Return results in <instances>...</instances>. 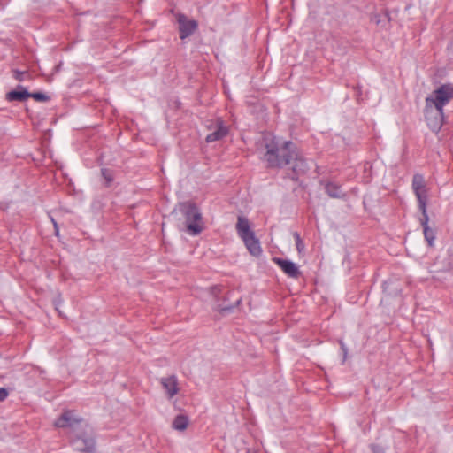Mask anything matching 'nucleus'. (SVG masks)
Here are the masks:
<instances>
[{"label":"nucleus","instance_id":"nucleus-1","mask_svg":"<svg viewBox=\"0 0 453 453\" xmlns=\"http://www.w3.org/2000/svg\"><path fill=\"white\" fill-rule=\"evenodd\" d=\"M264 143L266 150L264 159L268 166L282 167L292 164V170L296 174L308 170L306 161L299 155L293 142H284L280 145L276 137L268 135L264 138Z\"/></svg>","mask_w":453,"mask_h":453},{"label":"nucleus","instance_id":"nucleus-2","mask_svg":"<svg viewBox=\"0 0 453 453\" xmlns=\"http://www.w3.org/2000/svg\"><path fill=\"white\" fill-rule=\"evenodd\" d=\"M173 214H180L185 219L187 231L192 235H197L202 231V215L198 208L191 203H180Z\"/></svg>","mask_w":453,"mask_h":453},{"label":"nucleus","instance_id":"nucleus-3","mask_svg":"<svg viewBox=\"0 0 453 453\" xmlns=\"http://www.w3.org/2000/svg\"><path fill=\"white\" fill-rule=\"evenodd\" d=\"M236 230L250 253L255 257L259 256L262 253L259 241L250 229V222L246 218L238 217Z\"/></svg>","mask_w":453,"mask_h":453},{"label":"nucleus","instance_id":"nucleus-4","mask_svg":"<svg viewBox=\"0 0 453 453\" xmlns=\"http://www.w3.org/2000/svg\"><path fill=\"white\" fill-rule=\"evenodd\" d=\"M453 98V85L446 83L441 85L426 98V107L443 111V108Z\"/></svg>","mask_w":453,"mask_h":453},{"label":"nucleus","instance_id":"nucleus-5","mask_svg":"<svg viewBox=\"0 0 453 453\" xmlns=\"http://www.w3.org/2000/svg\"><path fill=\"white\" fill-rule=\"evenodd\" d=\"M205 127L209 131V134L205 137L206 142L219 141L228 134V127L221 119L208 120Z\"/></svg>","mask_w":453,"mask_h":453},{"label":"nucleus","instance_id":"nucleus-6","mask_svg":"<svg viewBox=\"0 0 453 453\" xmlns=\"http://www.w3.org/2000/svg\"><path fill=\"white\" fill-rule=\"evenodd\" d=\"M72 446L76 453H94L95 440L91 433L77 434L72 441Z\"/></svg>","mask_w":453,"mask_h":453},{"label":"nucleus","instance_id":"nucleus-7","mask_svg":"<svg viewBox=\"0 0 453 453\" xmlns=\"http://www.w3.org/2000/svg\"><path fill=\"white\" fill-rule=\"evenodd\" d=\"M425 117L429 128L433 132L438 133L443 123L444 112L425 106Z\"/></svg>","mask_w":453,"mask_h":453},{"label":"nucleus","instance_id":"nucleus-8","mask_svg":"<svg viewBox=\"0 0 453 453\" xmlns=\"http://www.w3.org/2000/svg\"><path fill=\"white\" fill-rule=\"evenodd\" d=\"M411 186L418 203H421V206L424 207V203H427V189L423 175L414 174Z\"/></svg>","mask_w":453,"mask_h":453},{"label":"nucleus","instance_id":"nucleus-9","mask_svg":"<svg viewBox=\"0 0 453 453\" xmlns=\"http://www.w3.org/2000/svg\"><path fill=\"white\" fill-rule=\"evenodd\" d=\"M82 418L78 417L73 411H65L61 416L54 422L56 427H71L74 428L76 426L82 423Z\"/></svg>","mask_w":453,"mask_h":453},{"label":"nucleus","instance_id":"nucleus-10","mask_svg":"<svg viewBox=\"0 0 453 453\" xmlns=\"http://www.w3.org/2000/svg\"><path fill=\"white\" fill-rule=\"evenodd\" d=\"M180 36L181 39H185L191 35L197 27V23L193 19H188L184 15H179L178 17Z\"/></svg>","mask_w":453,"mask_h":453},{"label":"nucleus","instance_id":"nucleus-11","mask_svg":"<svg viewBox=\"0 0 453 453\" xmlns=\"http://www.w3.org/2000/svg\"><path fill=\"white\" fill-rule=\"evenodd\" d=\"M160 383L169 398H173L179 391L178 380L174 375L161 378Z\"/></svg>","mask_w":453,"mask_h":453},{"label":"nucleus","instance_id":"nucleus-12","mask_svg":"<svg viewBox=\"0 0 453 453\" xmlns=\"http://www.w3.org/2000/svg\"><path fill=\"white\" fill-rule=\"evenodd\" d=\"M275 262L288 277L297 278L301 274L297 265L289 260L276 258Z\"/></svg>","mask_w":453,"mask_h":453},{"label":"nucleus","instance_id":"nucleus-13","mask_svg":"<svg viewBox=\"0 0 453 453\" xmlns=\"http://www.w3.org/2000/svg\"><path fill=\"white\" fill-rule=\"evenodd\" d=\"M30 97V92H28L23 86H18L17 90L10 91L6 94V100L9 102L19 101L23 102Z\"/></svg>","mask_w":453,"mask_h":453},{"label":"nucleus","instance_id":"nucleus-14","mask_svg":"<svg viewBox=\"0 0 453 453\" xmlns=\"http://www.w3.org/2000/svg\"><path fill=\"white\" fill-rule=\"evenodd\" d=\"M325 189L326 194L333 198H339L342 194L340 186L333 182H328Z\"/></svg>","mask_w":453,"mask_h":453},{"label":"nucleus","instance_id":"nucleus-15","mask_svg":"<svg viewBox=\"0 0 453 453\" xmlns=\"http://www.w3.org/2000/svg\"><path fill=\"white\" fill-rule=\"evenodd\" d=\"M188 424V419L184 415H178L173 421V427L175 430L183 431L187 428Z\"/></svg>","mask_w":453,"mask_h":453},{"label":"nucleus","instance_id":"nucleus-16","mask_svg":"<svg viewBox=\"0 0 453 453\" xmlns=\"http://www.w3.org/2000/svg\"><path fill=\"white\" fill-rule=\"evenodd\" d=\"M423 232H424L425 239L428 242V245L433 246L434 239H435V234H434V230L432 228H430L429 226H426L425 228H423Z\"/></svg>","mask_w":453,"mask_h":453},{"label":"nucleus","instance_id":"nucleus-17","mask_svg":"<svg viewBox=\"0 0 453 453\" xmlns=\"http://www.w3.org/2000/svg\"><path fill=\"white\" fill-rule=\"evenodd\" d=\"M418 208H419L420 211L422 212V218L420 219V224H421L422 227L425 228L426 226H428V221H429V217H428V214L426 211V203H424V207L421 206V203H418Z\"/></svg>","mask_w":453,"mask_h":453},{"label":"nucleus","instance_id":"nucleus-18","mask_svg":"<svg viewBox=\"0 0 453 453\" xmlns=\"http://www.w3.org/2000/svg\"><path fill=\"white\" fill-rule=\"evenodd\" d=\"M294 236H295V240H296V250L299 254H302L304 250V244H303V241L301 240L298 233H295Z\"/></svg>","mask_w":453,"mask_h":453},{"label":"nucleus","instance_id":"nucleus-19","mask_svg":"<svg viewBox=\"0 0 453 453\" xmlns=\"http://www.w3.org/2000/svg\"><path fill=\"white\" fill-rule=\"evenodd\" d=\"M30 97L39 102H46L49 100V96L42 92L30 93Z\"/></svg>","mask_w":453,"mask_h":453},{"label":"nucleus","instance_id":"nucleus-20","mask_svg":"<svg viewBox=\"0 0 453 453\" xmlns=\"http://www.w3.org/2000/svg\"><path fill=\"white\" fill-rule=\"evenodd\" d=\"M27 72H20L19 70H13V78L19 81H23L25 80Z\"/></svg>","mask_w":453,"mask_h":453},{"label":"nucleus","instance_id":"nucleus-21","mask_svg":"<svg viewBox=\"0 0 453 453\" xmlns=\"http://www.w3.org/2000/svg\"><path fill=\"white\" fill-rule=\"evenodd\" d=\"M8 396V391L4 388H0V401H4Z\"/></svg>","mask_w":453,"mask_h":453},{"label":"nucleus","instance_id":"nucleus-22","mask_svg":"<svg viewBox=\"0 0 453 453\" xmlns=\"http://www.w3.org/2000/svg\"><path fill=\"white\" fill-rule=\"evenodd\" d=\"M51 221L54 226L55 234L58 236L59 234V228H58V223L55 221V219L53 218H51Z\"/></svg>","mask_w":453,"mask_h":453},{"label":"nucleus","instance_id":"nucleus-23","mask_svg":"<svg viewBox=\"0 0 453 453\" xmlns=\"http://www.w3.org/2000/svg\"><path fill=\"white\" fill-rule=\"evenodd\" d=\"M372 449L373 453H384V450L381 448L375 445L372 447Z\"/></svg>","mask_w":453,"mask_h":453},{"label":"nucleus","instance_id":"nucleus-24","mask_svg":"<svg viewBox=\"0 0 453 453\" xmlns=\"http://www.w3.org/2000/svg\"><path fill=\"white\" fill-rule=\"evenodd\" d=\"M342 350H343V352H344V355L346 356V354H347V349H346V348H345V346H344V344H343V343H342Z\"/></svg>","mask_w":453,"mask_h":453},{"label":"nucleus","instance_id":"nucleus-25","mask_svg":"<svg viewBox=\"0 0 453 453\" xmlns=\"http://www.w3.org/2000/svg\"><path fill=\"white\" fill-rule=\"evenodd\" d=\"M86 427L90 431V427L88 426V425H86Z\"/></svg>","mask_w":453,"mask_h":453}]
</instances>
